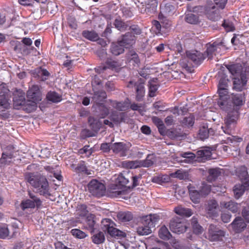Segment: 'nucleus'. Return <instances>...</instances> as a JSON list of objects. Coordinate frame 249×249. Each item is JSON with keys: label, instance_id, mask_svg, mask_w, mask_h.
<instances>
[{"label": "nucleus", "instance_id": "62", "mask_svg": "<svg viewBox=\"0 0 249 249\" xmlns=\"http://www.w3.org/2000/svg\"><path fill=\"white\" fill-rule=\"evenodd\" d=\"M128 57L130 62L133 63V64H137L140 62L138 54L133 51L129 52Z\"/></svg>", "mask_w": 249, "mask_h": 249}, {"label": "nucleus", "instance_id": "56", "mask_svg": "<svg viewBox=\"0 0 249 249\" xmlns=\"http://www.w3.org/2000/svg\"><path fill=\"white\" fill-rule=\"evenodd\" d=\"M209 131L210 130L205 126H203L202 127L200 128L199 132V138L202 140H204L208 138L209 136Z\"/></svg>", "mask_w": 249, "mask_h": 249}, {"label": "nucleus", "instance_id": "28", "mask_svg": "<svg viewBox=\"0 0 249 249\" xmlns=\"http://www.w3.org/2000/svg\"><path fill=\"white\" fill-rule=\"evenodd\" d=\"M175 213L179 215L189 217L193 214L192 210L189 208H186L179 206L174 208Z\"/></svg>", "mask_w": 249, "mask_h": 249}, {"label": "nucleus", "instance_id": "50", "mask_svg": "<svg viewBox=\"0 0 249 249\" xmlns=\"http://www.w3.org/2000/svg\"><path fill=\"white\" fill-rule=\"evenodd\" d=\"M169 178L167 175H161L154 177L152 178V181L158 184H161L163 182H167Z\"/></svg>", "mask_w": 249, "mask_h": 249}, {"label": "nucleus", "instance_id": "53", "mask_svg": "<svg viewBox=\"0 0 249 249\" xmlns=\"http://www.w3.org/2000/svg\"><path fill=\"white\" fill-rule=\"evenodd\" d=\"M186 21L191 24H196L198 21V17L193 14H188L185 17Z\"/></svg>", "mask_w": 249, "mask_h": 249}, {"label": "nucleus", "instance_id": "58", "mask_svg": "<svg viewBox=\"0 0 249 249\" xmlns=\"http://www.w3.org/2000/svg\"><path fill=\"white\" fill-rule=\"evenodd\" d=\"M114 25L116 28L121 31L126 30L128 27V26L124 22L118 19L115 20Z\"/></svg>", "mask_w": 249, "mask_h": 249}, {"label": "nucleus", "instance_id": "29", "mask_svg": "<svg viewBox=\"0 0 249 249\" xmlns=\"http://www.w3.org/2000/svg\"><path fill=\"white\" fill-rule=\"evenodd\" d=\"M111 52L115 55H118L124 52V46L118 41L116 43H113L111 45Z\"/></svg>", "mask_w": 249, "mask_h": 249}, {"label": "nucleus", "instance_id": "23", "mask_svg": "<svg viewBox=\"0 0 249 249\" xmlns=\"http://www.w3.org/2000/svg\"><path fill=\"white\" fill-rule=\"evenodd\" d=\"M7 89L3 86L0 87V107L4 108H7L9 105L7 100Z\"/></svg>", "mask_w": 249, "mask_h": 249}, {"label": "nucleus", "instance_id": "24", "mask_svg": "<svg viewBox=\"0 0 249 249\" xmlns=\"http://www.w3.org/2000/svg\"><path fill=\"white\" fill-rule=\"evenodd\" d=\"M237 173L242 182L249 183V176L247 167L242 166L237 169Z\"/></svg>", "mask_w": 249, "mask_h": 249}, {"label": "nucleus", "instance_id": "2", "mask_svg": "<svg viewBox=\"0 0 249 249\" xmlns=\"http://www.w3.org/2000/svg\"><path fill=\"white\" fill-rule=\"evenodd\" d=\"M25 179L41 195L49 194V184L45 177L39 174L27 173L25 175Z\"/></svg>", "mask_w": 249, "mask_h": 249}, {"label": "nucleus", "instance_id": "36", "mask_svg": "<svg viewBox=\"0 0 249 249\" xmlns=\"http://www.w3.org/2000/svg\"><path fill=\"white\" fill-rule=\"evenodd\" d=\"M24 104L22 107V109L27 112H31L36 110L37 102L28 99L27 101L25 100V103Z\"/></svg>", "mask_w": 249, "mask_h": 249}, {"label": "nucleus", "instance_id": "52", "mask_svg": "<svg viewBox=\"0 0 249 249\" xmlns=\"http://www.w3.org/2000/svg\"><path fill=\"white\" fill-rule=\"evenodd\" d=\"M13 102L15 107L21 106L22 107L25 103L24 96L23 95L19 96H15L13 98Z\"/></svg>", "mask_w": 249, "mask_h": 249}, {"label": "nucleus", "instance_id": "30", "mask_svg": "<svg viewBox=\"0 0 249 249\" xmlns=\"http://www.w3.org/2000/svg\"><path fill=\"white\" fill-rule=\"evenodd\" d=\"M16 233H17V231H14L12 234H10L9 230L6 225L0 226V238H11L15 235Z\"/></svg>", "mask_w": 249, "mask_h": 249}, {"label": "nucleus", "instance_id": "27", "mask_svg": "<svg viewBox=\"0 0 249 249\" xmlns=\"http://www.w3.org/2000/svg\"><path fill=\"white\" fill-rule=\"evenodd\" d=\"M188 190L191 199L194 203L198 202L199 199L202 196V194L200 191H198L193 187L188 186Z\"/></svg>", "mask_w": 249, "mask_h": 249}, {"label": "nucleus", "instance_id": "19", "mask_svg": "<svg viewBox=\"0 0 249 249\" xmlns=\"http://www.w3.org/2000/svg\"><path fill=\"white\" fill-rule=\"evenodd\" d=\"M249 189V183L242 182V184L234 186L233 192L236 198H239L243 195L246 190Z\"/></svg>", "mask_w": 249, "mask_h": 249}, {"label": "nucleus", "instance_id": "46", "mask_svg": "<svg viewBox=\"0 0 249 249\" xmlns=\"http://www.w3.org/2000/svg\"><path fill=\"white\" fill-rule=\"evenodd\" d=\"M111 106L119 110H125L128 107L127 104L124 102H117L115 101H110Z\"/></svg>", "mask_w": 249, "mask_h": 249}, {"label": "nucleus", "instance_id": "5", "mask_svg": "<svg viewBox=\"0 0 249 249\" xmlns=\"http://www.w3.org/2000/svg\"><path fill=\"white\" fill-rule=\"evenodd\" d=\"M29 198L22 201L20 207L23 211L28 209H33L35 207L39 208L42 204V201L37 196L31 191H28Z\"/></svg>", "mask_w": 249, "mask_h": 249}, {"label": "nucleus", "instance_id": "43", "mask_svg": "<svg viewBox=\"0 0 249 249\" xmlns=\"http://www.w3.org/2000/svg\"><path fill=\"white\" fill-rule=\"evenodd\" d=\"M122 165L124 168L130 169H135L141 167L140 161L139 160L124 161L122 162Z\"/></svg>", "mask_w": 249, "mask_h": 249}, {"label": "nucleus", "instance_id": "32", "mask_svg": "<svg viewBox=\"0 0 249 249\" xmlns=\"http://www.w3.org/2000/svg\"><path fill=\"white\" fill-rule=\"evenodd\" d=\"M157 78L150 80L148 82L149 95L150 97L155 96V93L158 89V83Z\"/></svg>", "mask_w": 249, "mask_h": 249}, {"label": "nucleus", "instance_id": "10", "mask_svg": "<svg viewBox=\"0 0 249 249\" xmlns=\"http://www.w3.org/2000/svg\"><path fill=\"white\" fill-rule=\"evenodd\" d=\"M88 189L92 195L100 197L103 196L106 191L104 184L99 181L93 179L88 184Z\"/></svg>", "mask_w": 249, "mask_h": 249}, {"label": "nucleus", "instance_id": "12", "mask_svg": "<svg viewBox=\"0 0 249 249\" xmlns=\"http://www.w3.org/2000/svg\"><path fill=\"white\" fill-rule=\"evenodd\" d=\"M175 12V7L168 0H164L161 5L160 12L159 18L163 20L164 18L172 15Z\"/></svg>", "mask_w": 249, "mask_h": 249}, {"label": "nucleus", "instance_id": "33", "mask_svg": "<svg viewBox=\"0 0 249 249\" xmlns=\"http://www.w3.org/2000/svg\"><path fill=\"white\" fill-rule=\"evenodd\" d=\"M119 220L122 222H126L132 219L133 216L129 212H120L117 214Z\"/></svg>", "mask_w": 249, "mask_h": 249}, {"label": "nucleus", "instance_id": "3", "mask_svg": "<svg viewBox=\"0 0 249 249\" xmlns=\"http://www.w3.org/2000/svg\"><path fill=\"white\" fill-rule=\"evenodd\" d=\"M220 77L218 84L217 92L219 98L218 101V106L223 109L229 111L230 107H228V100L229 99L228 95V84L229 80L226 75L221 73L219 74Z\"/></svg>", "mask_w": 249, "mask_h": 249}, {"label": "nucleus", "instance_id": "49", "mask_svg": "<svg viewBox=\"0 0 249 249\" xmlns=\"http://www.w3.org/2000/svg\"><path fill=\"white\" fill-rule=\"evenodd\" d=\"M192 225L195 233L199 234L202 232V227L198 224L197 219L194 217L192 219Z\"/></svg>", "mask_w": 249, "mask_h": 249}, {"label": "nucleus", "instance_id": "54", "mask_svg": "<svg viewBox=\"0 0 249 249\" xmlns=\"http://www.w3.org/2000/svg\"><path fill=\"white\" fill-rule=\"evenodd\" d=\"M112 225H114V223L109 219H104L102 221V228L103 230L106 232L109 228L111 227Z\"/></svg>", "mask_w": 249, "mask_h": 249}, {"label": "nucleus", "instance_id": "15", "mask_svg": "<svg viewBox=\"0 0 249 249\" xmlns=\"http://www.w3.org/2000/svg\"><path fill=\"white\" fill-rule=\"evenodd\" d=\"M229 226L234 232L239 233L242 231L246 227V224L241 217L238 216L234 219Z\"/></svg>", "mask_w": 249, "mask_h": 249}, {"label": "nucleus", "instance_id": "31", "mask_svg": "<svg viewBox=\"0 0 249 249\" xmlns=\"http://www.w3.org/2000/svg\"><path fill=\"white\" fill-rule=\"evenodd\" d=\"M107 66L101 65L96 68H95V71L100 73L103 71H105L107 69L114 68H115L117 65V63L115 61H112L111 60H108L107 62Z\"/></svg>", "mask_w": 249, "mask_h": 249}, {"label": "nucleus", "instance_id": "20", "mask_svg": "<svg viewBox=\"0 0 249 249\" xmlns=\"http://www.w3.org/2000/svg\"><path fill=\"white\" fill-rule=\"evenodd\" d=\"M231 99L233 106L240 107L245 102V94L244 93H232Z\"/></svg>", "mask_w": 249, "mask_h": 249}, {"label": "nucleus", "instance_id": "41", "mask_svg": "<svg viewBox=\"0 0 249 249\" xmlns=\"http://www.w3.org/2000/svg\"><path fill=\"white\" fill-rule=\"evenodd\" d=\"M155 161V158L153 155H148L145 160H140V166L148 167L151 166Z\"/></svg>", "mask_w": 249, "mask_h": 249}, {"label": "nucleus", "instance_id": "63", "mask_svg": "<svg viewBox=\"0 0 249 249\" xmlns=\"http://www.w3.org/2000/svg\"><path fill=\"white\" fill-rule=\"evenodd\" d=\"M111 119L115 123H119L121 122L123 119L122 113H113L111 115Z\"/></svg>", "mask_w": 249, "mask_h": 249}, {"label": "nucleus", "instance_id": "42", "mask_svg": "<svg viewBox=\"0 0 249 249\" xmlns=\"http://www.w3.org/2000/svg\"><path fill=\"white\" fill-rule=\"evenodd\" d=\"M197 155L202 158L208 159L212 155V152L210 148L208 147H203L202 149L197 152Z\"/></svg>", "mask_w": 249, "mask_h": 249}, {"label": "nucleus", "instance_id": "4", "mask_svg": "<svg viewBox=\"0 0 249 249\" xmlns=\"http://www.w3.org/2000/svg\"><path fill=\"white\" fill-rule=\"evenodd\" d=\"M160 217L157 214H149L143 216L138 227L137 232L139 235H148L152 232V228L159 221Z\"/></svg>", "mask_w": 249, "mask_h": 249}, {"label": "nucleus", "instance_id": "21", "mask_svg": "<svg viewBox=\"0 0 249 249\" xmlns=\"http://www.w3.org/2000/svg\"><path fill=\"white\" fill-rule=\"evenodd\" d=\"M208 17L211 20H216L219 18V10L213 4L208 5L206 8Z\"/></svg>", "mask_w": 249, "mask_h": 249}, {"label": "nucleus", "instance_id": "34", "mask_svg": "<svg viewBox=\"0 0 249 249\" xmlns=\"http://www.w3.org/2000/svg\"><path fill=\"white\" fill-rule=\"evenodd\" d=\"M82 36L92 41H97L99 38L98 35L94 31L84 30L82 32Z\"/></svg>", "mask_w": 249, "mask_h": 249}, {"label": "nucleus", "instance_id": "6", "mask_svg": "<svg viewBox=\"0 0 249 249\" xmlns=\"http://www.w3.org/2000/svg\"><path fill=\"white\" fill-rule=\"evenodd\" d=\"M237 118V112L234 111L231 113L228 112L227 117L225 120V126H221L223 132L227 134L231 135L232 131L234 129Z\"/></svg>", "mask_w": 249, "mask_h": 249}, {"label": "nucleus", "instance_id": "35", "mask_svg": "<svg viewBox=\"0 0 249 249\" xmlns=\"http://www.w3.org/2000/svg\"><path fill=\"white\" fill-rule=\"evenodd\" d=\"M159 236L162 240H168L171 237L172 235L168 228L165 226H162L159 231Z\"/></svg>", "mask_w": 249, "mask_h": 249}, {"label": "nucleus", "instance_id": "59", "mask_svg": "<svg viewBox=\"0 0 249 249\" xmlns=\"http://www.w3.org/2000/svg\"><path fill=\"white\" fill-rule=\"evenodd\" d=\"M182 157L185 158L184 161L187 163H193L195 160V155L193 153H184Z\"/></svg>", "mask_w": 249, "mask_h": 249}, {"label": "nucleus", "instance_id": "17", "mask_svg": "<svg viewBox=\"0 0 249 249\" xmlns=\"http://www.w3.org/2000/svg\"><path fill=\"white\" fill-rule=\"evenodd\" d=\"M186 56L189 59L196 65L200 64L204 58L203 54L197 51H187Z\"/></svg>", "mask_w": 249, "mask_h": 249}, {"label": "nucleus", "instance_id": "14", "mask_svg": "<svg viewBox=\"0 0 249 249\" xmlns=\"http://www.w3.org/2000/svg\"><path fill=\"white\" fill-rule=\"evenodd\" d=\"M27 97L28 100L39 102L42 99L41 94L37 86L34 85L30 88L27 91Z\"/></svg>", "mask_w": 249, "mask_h": 249}, {"label": "nucleus", "instance_id": "26", "mask_svg": "<svg viewBox=\"0 0 249 249\" xmlns=\"http://www.w3.org/2000/svg\"><path fill=\"white\" fill-rule=\"evenodd\" d=\"M111 236L118 238H122L126 236V234L124 232L120 231L114 227L112 225L111 227L108 229V230L106 231Z\"/></svg>", "mask_w": 249, "mask_h": 249}, {"label": "nucleus", "instance_id": "57", "mask_svg": "<svg viewBox=\"0 0 249 249\" xmlns=\"http://www.w3.org/2000/svg\"><path fill=\"white\" fill-rule=\"evenodd\" d=\"M75 171L76 173H85L87 174H89L88 170L84 162L79 163L77 167L75 168Z\"/></svg>", "mask_w": 249, "mask_h": 249}, {"label": "nucleus", "instance_id": "47", "mask_svg": "<svg viewBox=\"0 0 249 249\" xmlns=\"http://www.w3.org/2000/svg\"><path fill=\"white\" fill-rule=\"evenodd\" d=\"M145 93L144 88L142 84H140L136 87V99L141 101L144 96Z\"/></svg>", "mask_w": 249, "mask_h": 249}, {"label": "nucleus", "instance_id": "39", "mask_svg": "<svg viewBox=\"0 0 249 249\" xmlns=\"http://www.w3.org/2000/svg\"><path fill=\"white\" fill-rule=\"evenodd\" d=\"M47 99L48 100L53 103H58L62 100V96L55 91H50L47 95Z\"/></svg>", "mask_w": 249, "mask_h": 249}, {"label": "nucleus", "instance_id": "13", "mask_svg": "<svg viewBox=\"0 0 249 249\" xmlns=\"http://www.w3.org/2000/svg\"><path fill=\"white\" fill-rule=\"evenodd\" d=\"M225 235L224 231L219 230L214 225H211L209 229V239L211 241L220 240Z\"/></svg>", "mask_w": 249, "mask_h": 249}, {"label": "nucleus", "instance_id": "18", "mask_svg": "<svg viewBox=\"0 0 249 249\" xmlns=\"http://www.w3.org/2000/svg\"><path fill=\"white\" fill-rule=\"evenodd\" d=\"M218 204L215 200H211L208 202L206 210L210 216H215L218 213Z\"/></svg>", "mask_w": 249, "mask_h": 249}, {"label": "nucleus", "instance_id": "61", "mask_svg": "<svg viewBox=\"0 0 249 249\" xmlns=\"http://www.w3.org/2000/svg\"><path fill=\"white\" fill-rule=\"evenodd\" d=\"M211 186L206 183H203L201 186L200 191L202 196L207 195L211 191Z\"/></svg>", "mask_w": 249, "mask_h": 249}, {"label": "nucleus", "instance_id": "1", "mask_svg": "<svg viewBox=\"0 0 249 249\" xmlns=\"http://www.w3.org/2000/svg\"><path fill=\"white\" fill-rule=\"evenodd\" d=\"M227 68L233 79V89L236 91L243 90L247 80L242 65L240 64L229 65Z\"/></svg>", "mask_w": 249, "mask_h": 249}, {"label": "nucleus", "instance_id": "8", "mask_svg": "<svg viewBox=\"0 0 249 249\" xmlns=\"http://www.w3.org/2000/svg\"><path fill=\"white\" fill-rule=\"evenodd\" d=\"M107 97V94L105 91L100 90L95 91L94 95L92 97L93 101L98 105H101L100 107L102 109L101 114V118H105L109 113V109L106 107L104 105H102V102H103Z\"/></svg>", "mask_w": 249, "mask_h": 249}, {"label": "nucleus", "instance_id": "60", "mask_svg": "<svg viewBox=\"0 0 249 249\" xmlns=\"http://www.w3.org/2000/svg\"><path fill=\"white\" fill-rule=\"evenodd\" d=\"M77 213L81 216H86L88 213L87 206L84 204L78 205L77 208Z\"/></svg>", "mask_w": 249, "mask_h": 249}, {"label": "nucleus", "instance_id": "16", "mask_svg": "<svg viewBox=\"0 0 249 249\" xmlns=\"http://www.w3.org/2000/svg\"><path fill=\"white\" fill-rule=\"evenodd\" d=\"M207 47L206 53L207 55L209 58H211L213 53L217 51L218 49L225 48L224 42L222 39H220L213 42L212 44H207Z\"/></svg>", "mask_w": 249, "mask_h": 249}, {"label": "nucleus", "instance_id": "40", "mask_svg": "<svg viewBox=\"0 0 249 249\" xmlns=\"http://www.w3.org/2000/svg\"><path fill=\"white\" fill-rule=\"evenodd\" d=\"M89 125L94 131H97L99 130L102 125V123L101 122L91 116L89 118Z\"/></svg>", "mask_w": 249, "mask_h": 249}, {"label": "nucleus", "instance_id": "11", "mask_svg": "<svg viewBox=\"0 0 249 249\" xmlns=\"http://www.w3.org/2000/svg\"><path fill=\"white\" fill-rule=\"evenodd\" d=\"M131 146L130 143L115 142L110 144V150L119 156L124 157L127 156Z\"/></svg>", "mask_w": 249, "mask_h": 249}, {"label": "nucleus", "instance_id": "38", "mask_svg": "<svg viewBox=\"0 0 249 249\" xmlns=\"http://www.w3.org/2000/svg\"><path fill=\"white\" fill-rule=\"evenodd\" d=\"M221 171L218 168L210 169L209 170V175L207 177V180L212 182L221 174Z\"/></svg>", "mask_w": 249, "mask_h": 249}, {"label": "nucleus", "instance_id": "48", "mask_svg": "<svg viewBox=\"0 0 249 249\" xmlns=\"http://www.w3.org/2000/svg\"><path fill=\"white\" fill-rule=\"evenodd\" d=\"M92 241L96 244H100L103 243L105 238L104 234L102 232L94 234L92 237Z\"/></svg>", "mask_w": 249, "mask_h": 249}, {"label": "nucleus", "instance_id": "51", "mask_svg": "<svg viewBox=\"0 0 249 249\" xmlns=\"http://www.w3.org/2000/svg\"><path fill=\"white\" fill-rule=\"evenodd\" d=\"M195 118L193 115L190 114L188 117H185L181 121L182 125L190 127L193 125Z\"/></svg>", "mask_w": 249, "mask_h": 249}, {"label": "nucleus", "instance_id": "25", "mask_svg": "<svg viewBox=\"0 0 249 249\" xmlns=\"http://www.w3.org/2000/svg\"><path fill=\"white\" fill-rule=\"evenodd\" d=\"M220 206L228 209L233 213L237 212L239 208V205L232 201L228 202L222 201L220 203Z\"/></svg>", "mask_w": 249, "mask_h": 249}, {"label": "nucleus", "instance_id": "9", "mask_svg": "<svg viewBox=\"0 0 249 249\" xmlns=\"http://www.w3.org/2000/svg\"><path fill=\"white\" fill-rule=\"evenodd\" d=\"M187 228V223L184 220L176 217L170 221V229L173 232L182 233L186 231Z\"/></svg>", "mask_w": 249, "mask_h": 249}, {"label": "nucleus", "instance_id": "45", "mask_svg": "<svg viewBox=\"0 0 249 249\" xmlns=\"http://www.w3.org/2000/svg\"><path fill=\"white\" fill-rule=\"evenodd\" d=\"M37 76L41 81L46 80L49 75V72L46 70L38 69L36 70Z\"/></svg>", "mask_w": 249, "mask_h": 249}, {"label": "nucleus", "instance_id": "55", "mask_svg": "<svg viewBox=\"0 0 249 249\" xmlns=\"http://www.w3.org/2000/svg\"><path fill=\"white\" fill-rule=\"evenodd\" d=\"M71 232L72 235L79 239H83L87 236L84 232L77 229H72Z\"/></svg>", "mask_w": 249, "mask_h": 249}, {"label": "nucleus", "instance_id": "22", "mask_svg": "<svg viewBox=\"0 0 249 249\" xmlns=\"http://www.w3.org/2000/svg\"><path fill=\"white\" fill-rule=\"evenodd\" d=\"M135 36L131 33H127L118 40L124 46L132 45L135 43Z\"/></svg>", "mask_w": 249, "mask_h": 249}, {"label": "nucleus", "instance_id": "44", "mask_svg": "<svg viewBox=\"0 0 249 249\" xmlns=\"http://www.w3.org/2000/svg\"><path fill=\"white\" fill-rule=\"evenodd\" d=\"M13 155L11 153H2L1 158L0 159V163L2 164H8L11 161Z\"/></svg>", "mask_w": 249, "mask_h": 249}, {"label": "nucleus", "instance_id": "37", "mask_svg": "<svg viewBox=\"0 0 249 249\" xmlns=\"http://www.w3.org/2000/svg\"><path fill=\"white\" fill-rule=\"evenodd\" d=\"M158 6L157 0H149L147 1L145 11L149 13H154L156 12Z\"/></svg>", "mask_w": 249, "mask_h": 249}, {"label": "nucleus", "instance_id": "64", "mask_svg": "<svg viewBox=\"0 0 249 249\" xmlns=\"http://www.w3.org/2000/svg\"><path fill=\"white\" fill-rule=\"evenodd\" d=\"M222 26L227 32L232 31L234 30V27L232 23L228 20H224L222 23Z\"/></svg>", "mask_w": 249, "mask_h": 249}, {"label": "nucleus", "instance_id": "7", "mask_svg": "<svg viewBox=\"0 0 249 249\" xmlns=\"http://www.w3.org/2000/svg\"><path fill=\"white\" fill-rule=\"evenodd\" d=\"M128 182V178L122 174L119 175L116 181V184L119 186V190L113 191L112 192L113 196L116 197L125 198L127 191L124 189V186H125Z\"/></svg>", "mask_w": 249, "mask_h": 249}]
</instances>
